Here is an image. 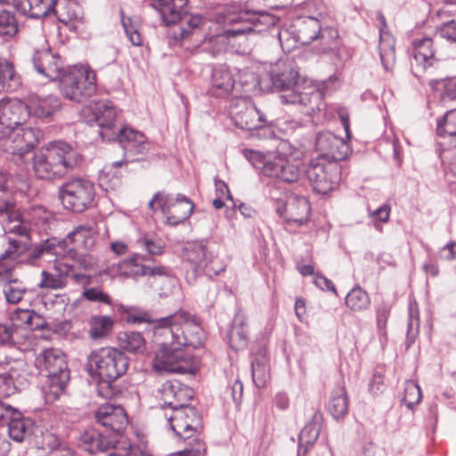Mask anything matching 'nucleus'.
Wrapping results in <instances>:
<instances>
[{"instance_id":"052dcab7","label":"nucleus","mask_w":456,"mask_h":456,"mask_svg":"<svg viewBox=\"0 0 456 456\" xmlns=\"http://www.w3.org/2000/svg\"><path fill=\"white\" fill-rule=\"evenodd\" d=\"M82 297L91 302H100L106 305H111L110 297L98 288L86 289L83 291Z\"/></svg>"},{"instance_id":"9d476101","label":"nucleus","mask_w":456,"mask_h":456,"mask_svg":"<svg viewBox=\"0 0 456 456\" xmlns=\"http://www.w3.org/2000/svg\"><path fill=\"white\" fill-rule=\"evenodd\" d=\"M153 367L159 371L175 373H192L190 358L182 351V346H175L170 338L160 342V347L153 359Z\"/></svg>"},{"instance_id":"bb28decb","label":"nucleus","mask_w":456,"mask_h":456,"mask_svg":"<svg viewBox=\"0 0 456 456\" xmlns=\"http://www.w3.org/2000/svg\"><path fill=\"white\" fill-rule=\"evenodd\" d=\"M28 117L34 116L40 119H50L57 111L61 110V103L56 95H30L25 102Z\"/></svg>"},{"instance_id":"6e6d98bb","label":"nucleus","mask_w":456,"mask_h":456,"mask_svg":"<svg viewBox=\"0 0 456 456\" xmlns=\"http://www.w3.org/2000/svg\"><path fill=\"white\" fill-rule=\"evenodd\" d=\"M408 311L410 321L409 330L407 331V340L413 341L416 334L418 333L419 324V308L415 301L410 302Z\"/></svg>"},{"instance_id":"a211bd4d","label":"nucleus","mask_w":456,"mask_h":456,"mask_svg":"<svg viewBox=\"0 0 456 456\" xmlns=\"http://www.w3.org/2000/svg\"><path fill=\"white\" fill-rule=\"evenodd\" d=\"M156 397L162 402L161 409L165 411L183 406L193 397V391L176 379L164 382L156 391Z\"/></svg>"},{"instance_id":"aec40b11","label":"nucleus","mask_w":456,"mask_h":456,"mask_svg":"<svg viewBox=\"0 0 456 456\" xmlns=\"http://www.w3.org/2000/svg\"><path fill=\"white\" fill-rule=\"evenodd\" d=\"M315 147L317 151H319L317 158H323L336 163L345 159L349 151L348 144L345 140L330 131L318 134Z\"/></svg>"},{"instance_id":"72a5a7b5","label":"nucleus","mask_w":456,"mask_h":456,"mask_svg":"<svg viewBox=\"0 0 456 456\" xmlns=\"http://www.w3.org/2000/svg\"><path fill=\"white\" fill-rule=\"evenodd\" d=\"M212 94L217 97L228 95L234 86V79L227 68L214 69L212 74Z\"/></svg>"},{"instance_id":"09e8293b","label":"nucleus","mask_w":456,"mask_h":456,"mask_svg":"<svg viewBox=\"0 0 456 456\" xmlns=\"http://www.w3.org/2000/svg\"><path fill=\"white\" fill-rule=\"evenodd\" d=\"M18 32V22L14 13L0 11V37H12Z\"/></svg>"},{"instance_id":"423d86ee","label":"nucleus","mask_w":456,"mask_h":456,"mask_svg":"<svg viewBox=\"0 0 456 456\" xmlns=\"http://www.w3.org/2000/svg\"><path fill=\"white\" fill-rule=\"evenodd\" d=\"M37 361L47 372L42 388L45 403H53L64 393L69 380L66 355L60 349L47 348L38 354Z\"/></svg>"},{"instance_id":"49530a36","label":"nucleus","mask_w":456,"mask_h":456,"mask_svg":"<svg viewBox=\"0 0 456 456\" xmlns=\"http://www.w3.org/2000/svg\"><path fill=\"white\" fill-rule=\"evenodd\" d=\"M89 335L93 339L105 337L113 327V320L107 315L94 316L89 322Z\"/></svg>"},{"instance_id":"7c9ffc66","label":"nucleus","mask_w":456,"mask_h":456,"mask_svg":"<svg viewBox=\"0 0 456 456\" xmlns=\"http://www.w3.org/2000/svg\"><path fill=\"white\" fill-rule=\"evenodd\" d=\"M3 292L6 302L12 305L20 302L30 305L36 295L34 289H28L22 281L17 279L8 280L4 285Z\"/></svg>"},{"instance_id":"8fccbe9b","label":"nucleus","mask_w":456,"mask_h":456,"mask_svg":"<svg viewBox=\"0 0 456 456\" xmlns=\"http://www.w3.org/2000/svg\"><path fill=\"white\" fill-rule=\"evenodd\" d=\"M437 134L440 136L455 138L456 143V109L449 110L437 124Z\"/></svg>"},{"instance_id":"774afa93","label":"nucleus","mask_w":456,"mask_h":456,"mask_svg":"<svg viewBox=\"0 0 456 456\" xmlns=\"http://www.w3.org/2000/svg\"><path fill=\"white\" fill-rule=\"evenodd\" d=\"M20 250L21 245L20 242L15 240H10L8 248L0 256V260L16 259Z\"/></svg>"},{"instance_id":"f704fd0d","label":"nucleus","mask_w":456,"mask_h":456,"mask_svg":"<svg viewBox=\"0 0 456 456\" xmlns=\"http://www.w3.org/2000/svg\"><path fill=\"white\" fill-rule=\"evenodd\" d=\"M246 317L241 313H237L233 319V323L229 332L228 339L231 347L238 351L243 349L248 343V329L246 325Z\"/></svg>"},{"instance_id":"de8ad7c7","label":"nucleus","mask_w":456,"mask_h":456,"mask_svg":"<svg viewBox=\"0 0 456 456\" xmlns=\"http://www.w3.org/2000/svg\"><path fill=\"white\" fill-rule=\"evenodd\" d=\"M313 418L314 421L306 424L299 434L298 441H300L301 444L313 445L319 436L320 428L317 425V421L322 419L321 412L318 411H315Z\"/></svg>"},{"instance_id":"cd10ccee","label":"nucleus","mask_w":456,"mask_h":456,"mask_svg":"<svg viewBox=\"0 0 456 456\" xmlns=\"http://www.w3.org/2000/svg\"><path fill=\"white\" fill-rule=\"evenodd\" d=\"M32 61L37 73L49 80L59 79L62 74L59 56L49 49L36 51Z\"/></svg>"},{"instance_id":"bf43d9fd","label":"nucleus","mask_w":456,"mask_h":456,"mask_svg":"<svg viewBox=\"0 0 456 456\" xmlns=\"http://www.w3.org/2000/svg\"><path fill=\"white\" fill-rule=\"evenodd\" d=\"M43 303L48 309L55 311L64 310L68 305V297L65 294H53L43 298Z\"/></svg>"},{"instance_id":"4be33fe9","label":"nucleus","mask_w":456,"mask_h":456,"mask_svg":"<svg viewBox=\"0 0 456 456\" xmlns=\"http://www.w3.org/2000/svg\"><path fill=\"white\" fill-rule=\"evenodd\" d=\"M28 118V107L22 101L16 98L0 100V125L3 130L22 126Z\"/></svg>"},{"instance_id":"7ed1b4c3","label":"nucleus","mask_w":456,"mask_h":456,"mask_svg":"<svg viewBox=\"0 0 456 456\" xmlns=\"http://www.w3.org/2000/svg\"><path fill=\"white\" fill-rule=\"evenodd\" d=\"M77 151L64 142H52L33 154L32 167L35 175L43 180L61 178L77 165Z\"/></svg>"},{"instance_id":"a19ab883","label":"nucleus","mask_w":456,"mask_h":456,"mask_svg":"<svg viewBox=\"0 0 456 456\" xmlns=\"http://www.w3.org/2000/svg\"><path fill=\"white\" fill-rule=\"evenodd\" d=\"M329 411L336 419H343L348 411V396L345 387L340 386L332 391Z\"/></svg>"},{"instance_id":"4c0bfd02","label":"nucleus","mask_w":456,"mask_h":456,"mask_svg":"<svg viewBox=\"0 0 456 456\" xmlns=\"http://www.w3.org/2000/svg\"><path fill=\"white\" fill-rule=\"evenodd\" d=\"M52 5L51 14L61 23L68 24L79 17V6L74 0H53Z\"/></svg>"},{"instance_id":"6ab92c4d","label":"nucleus","mask_w":456,"mask_h":456,"mask_svg":"<svg viewBox=\"0 0 456 456\" xmlns=\"http://www.w3.org/2000/svg\"><path fill=\"white\" fill-rule=\"evenodd\" d=\"M158 197L160 199L159 208L170 225L175 226L184 222L193 211V203L183 194H177L175 198L171 195Z\"/></svg>"},{"instance_id":"1a4fd4ad","label":"nucleus","mask_w":456,"mask_h":456,"mask_svg":"<svg viewBox=\"0 0 456 456\" xmlns=\"http://www.w3.org/2000/svg\"><path fill=\"white\" fill-rule=\"evenodd\" d=\"M94 195V184L82 178L69 180L59 188V198L63 207L77 213L88 208Z\"/></svg>"},{"instance_id":"3c124183","label":"nucleus","mask_w":456,"mask_h":456,"mask_svg":"<svg viewBox=\"0 0 456 456\" xmlns=\"http://www.w3.org/2000/svg\"><path fill=\"white\" fill-rule=\"evenodd\" d=\"M244 157L252 164V166L259 169L263 175L265 176V167L267 163L273 162V159L274 154H263L260 151H253V150H244L243 151Z\"/></svg>"},{"instance_id":"864d4df0","label":"nucleus","mask_w":456,"mask_h":456,"mask_svg":"<svg viewBox=\"0 0 456 456\" xmlns=\"http://www.w3.org/2000/svg\"><path fill=\"white\" fill-rule=\"evenodd\" d=\"M121 23L126 35L133 45L139 46L142 44V37L138 32V25L130 17H126L121 12Z\"/></svg>"},{"instance_id":"c756f323","label":"nucleus","mask_w":456,"mask_h":456,"mask_svg":"<svg viewBox=\"0 0 456 456\" xmlns=\"http://www.w3.org/2000/svg\"><path fill=\"white\" fill-rule=\"evenodd\" d=\"M321 25L320 20L312 16L297 18L292 26L296 41L302 45L311 44L318 37Z\"/></svg>"},{"instance_id":"6e6552de","label":"nucleus","mask_w":456,"mask_h":456,"mask_svg":"<svg viewBox=\"0 0 456 456\" xmlns=\"http://www.w3.org/2000/svg\"><path fill=\"white\" fill-rule=\"evenodd\" d=\"M59 80L61 94L75 102H83L96 91L95 74L84 66L74 67L63 72Z\"/></svg>"},{"instance_id":"dca6fc26","label":"nucleus","mask_w":456,"mask_h":456,"mask_svg":"<svg viewBox=\"0 0 456 456\" xmlns=\"http://www.w3.org/2000/svg\"><path fill=\"white\" fill-rule=\"evenodd\" d=\"M24 361L6 359L0 362V397L6 399L15 395L25 384Z\"/></svg>"},{"instance_id":"f3484780","label":"nucleus","mask_w":456,"mask_h":456,"mask_svg":"<svg viewBox=\"0 0 456 456\" xmlns=\"http://www.w3.org/2000/svg\"><path fill=\"white\" fill-rule=\"evenodd\" d=\"M265 176L276 178L287 183L298 181L304 169L300 159H292L285 154H274L273 162L267 163L265 167Z\"/></svg>"},{"instance_id":"2eb2a0df","label":"nucleus","mask_w":456,"mask_h":456,"mask_svg":"<svg viewBox=\"0 0 456 456\" xmlns=\"http://www.w3.org/2000/svg\"><path fill=\"white\" fill-rule=\"evenodd\" d=\"M37 142L34 131L30 127L18 126L0 132V148L21 159L31 151Z\"/></svg>"},{"instance_id":"f03ea898","label":"nucleus","mask_w":456,"mask_h":456,"mask_svg":"<svg viewBox=\"0 0 456 456\" xmlns=\"http://www.w3.org/2000/svg\"><path fill=\"white\" fill-rule=\"evenodd\" d=\"M270 77L273 86L282 91L280 97L283 103L298 104L305 108L306 113L319 109L321 93L314 86L297 83L298 73L294 69L291 62H278L271 69Z\"/></svg>"},{"instance_id":"ddd939ff","label":"nucleus","mask_w":456,"mask_h":456,"mask_svg":"<svg viewBox=\"0 0 456 456\" xmlns=\"http://www.w3.org/2000/svg\"><path fill=\"white\" fill-rule=\"evenodd\" d=\"M225 22L243 23L241 27L227 29L225 35L228 37L246 35L251 32H261L273 24V19L265 12H253L250 10H240L238 13H231L225 18Z\"/></svg>"},{"instance_id":"a18cd8bd","label":"nucleus","mask_w":456,"mask_h":456,"mask_svg":"<svg viewBox=\"0 0 456 456\" xmlns=\"http://www.w3.org/2000/svg\"><path fill=\"white\" fill-rule=\"evenodd\" d=\"M370 298L365 290L357 286L352 289L346 297V305L354 312L367 309L370 305Z\"/></svg>"},{"instance_id":"473e14b6","label":"nucleus","mask_w":456,"mask_h":456,"mask_svg":"<svg viewBox=\"0 0 456 456\" xmlns=\"http://www.w3.org/2000/svg\"><path fill=\"white\" fill-rule=\"evenodd\" d=\"M67 265L59 263L54 265V272L42 271L38 287L41 289H61L67 286Z\"/></svg>"},{"instance_id":"e2e57ef3","label":"nucleus","mask_w":456,"mask_h":456,"mask_svg":"<svg viewBox=\"0 0 456 456\" xmlns=\"http://www.w3.org/2000/svg\"><path fill=\"white\" fill-rule=\"evenodd\" d=\"M20 411L0 397V426L6 425Z\"/></svg>"},{"instance_id":"e433bc0d","label":"nucleus","mask_w":456,"mask_h":456,"mask_svg":"<svg viewBox=\"0 0 456 456\" xmlns=\"http://www.w3.org/2000/svg\"><path fill=\"white\" fill-rule=\"evenodd\" d=\"M20 84V77L15 71L12 61L0 57V91H16Z\"/></svg>"},{"instance_id":"412c9836","label":"nucleus","mask_w":456,"mask_h":456,"mask_svg":"<svg viewBox=\"0 0 456 456\" xmlns=\"http://www.w3.org/2000/svg\"><path fill=\"white\" fill-rule=\"evenodd\" d=\"M276 211L288 224L300 226L308 220L310 204L306 198L291 194L277 206Z\"/></svg>"},{"instance_id":"13d9d810","label":"nucleus","mask_w":456,"mask_h":456,"mask_svg":"<svg viewBox=\"0 0 456 456\" xmlns=\"http://www.w3.org/2000/svg\"><path fill=\"white\" fill-rule=\"evenodd\" d=\"M35 312L27 308H18L16 309L11 316L12 323L16 328L19 325H25L27 327L32 326V320L35 316Z\"/></svg>"},{"instance_id":"a878e982","label":"nucleus","mask_w":456,"mask_h":456,"mask_svg":"<svg viewBox=\"0 0 456 456\" xmlns=\"http://www.w3.org/2000/svg\"><path fill=\"white\" fill-rule=\"evenodd\" d=\"M183 258L191 265L195 273H200L209 268V272L218 274L224 270V267H221L217 270L212 266L214 263L213 256L206 246L201 243L189 244L184 248Z\"/></svg>"},{"instance_id":"c9c22d12","label":"nucleus","mask_w":456,"mask_h":456,"mask_svg":"<svg viewBox=\"0 0 456 456\" xmlns=\"http://www.w3.org/2000/svg\"><path fill=\"white\" fill-rule=\"evenodd\" d=\"M251 372L255 385L257 387H265L270 379L268 359L265 348L260 349L254 355L251 362Z\"/></svg>"},{"instance_id":"2f4dec72","label":"nucleus","mask_w":456,"mask_h":456,"mask_svg":"<svg viewBox=\"0 0 456 456\" xmlns=\"http://www.w3.org/2000/svg\"><path fill=\"white\" fill-rule=\"evenodd\" d=\"M53 0H15L14 8L25 16L41 19L51 15Z\"/></svg>"},{"instance_id":"338daca9","label":"nucleus","mask_w":456,"mask_h":456,"mask_svg":"<svg viewBox=\"0 0 456 456\" xmlns=\"http://www.w3.org/2000/svg\"><path fill=\"white\" fill-rule=\"evenodd\" d=\"M146 276L152 278H167L170 276V269L165 265H146Z\"/></svg>"},{"instance_id":"5701e85b","label":"nucleus","mask_w":456,"mask_h":456,"mask_svg":"<svg viewBox=\"0 0 456 456\" xmlns=\"http://www.w3.org/2000/svg\"><path fill=\"white\" fill-rule=\"evenodd\" d=\"M96 422L106 430H110L114 435L125 430L128 423L125 410L119 405L105 403L97 408L94 412Z\"/></svg>"},{"instance_id":"b1692460","label":"nucleus","mask_w":456,"mask_h":456,"mask_svg":"<svg viewBox=\"0 0 456 456\" xmlns=\"http://www.w3.org/2000/svg\"><path fill=\"white\" fill-rule=\"evenodd\" d=\"M411 46L412 55L416 63V76H420V73L426 72L429 68H433L439 61L431 37L414 39L411 43Z\"/></svg>"},{"instance_id":"39448f33","label":"nucleus","mask_w":456,"mask_h":456,"mask_svg":"<svg viewBox=\"0 0 456 456\" xmlns=\"http://www.w3.org/2000/svg\"><path fill=\"white\" fill-rule=\"evenodd\" d=\"M78 447L90 454L107 456H148L147 452L118 435L104 434L93 428L85 430L77 439Z\"/></svg>"},{"instance_id":"ea45409f","label":"nucleus","mask_w":456,"mask_h":456,"mask_svg":"<svg viewBox=\"0 0 456 456\" xmlns=\"http://www.w3.org/2000/svg\"><path fill=\"white\" fill-rule=\"evenodd\" d=\"M6 425L10 438L18 443L24 441L31 433L30 419H25L20 411L14 413V417Z\"/></svg>"},{"instance_id":"603ef678","label":"nucleus","mask_w":456,"mask_h":456,"mask_svg":"<svg viewBox=\"0 0 456 456\" xmlns=\"http://www.w3.org/2000/svg\"><path fill=\"white\" fill-rule=\"evenodd\" d=\"M137 243L145 249L150 255L159 256L163 253L164 243L161 239L153 235H144L138 239Z\"/></svg>"},{"instance_id":"4468645a","label":"nucleus","mask_w":456,"mask_h":456,"mask_svg":"<svg viewBox=\"0 0 456 456\" xmlns=\"http://www.w3.org/2000/svg\"><path fill=\"white\" fill-rule=\"evenodd\" d=\"M230 115L234 125L241 129L255 130L265 124L264 114L248 98L234 99L231 104Z\"/></svg>"},{"instance_id":"37998d69","label":"nucleus","mask_w":456,"mask_h":456,"mask_svg":"<svg viewBox=\"0 0 456 456\" xmlns=\"http://www.w3.org/2000/svg\"><path fill=\"white\" fill-rule=\"evenodd\" d=\"M118 341L122 350L132 354L142 353L145 349V340L140 332L126 331L119 333Z\"/></svg>"},{"instance_id":"4d7b16f0","label":"nucleus","mask_w":456,"mask_h":456,"mask_svg":"<svg viewBox=\"0 0 456 456\" xmlns=\"http://www.w3.org/2000/svg\"><path fill=\"white\" fill-rule=\"evenodd\" d=\"M206 452V445L200 438H192L188 443V447L170 456H203Z\"/></svg>"},{"instance_id":"c85d7f7f","label":"nucleus","mask_w":456,"mask_h":456,"mask_svg":"<svg viewBox=\"0 0 456 456\" xmlns=\"http://www.w3.org/2000/svg\"><path fill=\"white\" fill-rule=\"evenodd\" d=\"M117 140L126 153L141 154L147 151L148 143L143 134L132 128L123 127L115 134Z\"/></svg>"},{"instance_id":"0e129e2a","label":"nucleus","mask_w":456,"mask_h":456,"mask_svg":"<svg viewBox=\"0 0 456 456\" xmlns=\"http://www.w3.org/2000/svg\"><path fill=\"white\" fill-rule=\"evenodd\" d=\"M55 245L49 240L44 243L37 245L29 253V256L32 260L40 258L45 254H55Z\"/></svg>"},{"instance_id":"5fc2aeb1","label":"nucleus","mask_w":456,"mask_h":456,"mask_svg":"<svg viewBox=\"0 0 456 456\" xmlns=\"http://www.w3.org/2000/svg\"><path fill=\"white\" fill-rule=\"evenodd\" d=\"M422 397L419 386L413 381H406L404 384L403 401L408 408L411 409L418 404Z\"/></svg>"},{"instance_id":"79ce46f5","label":"nucleus","mask_w":456,"mask_h":456,"mask_svg":"<svg viewBox=\"0 0 456 456\" xmlns=\"http://www.w3.org/2000/svg\"><path fill=\"white\" fill-rule=\"evenodd\" d=\"M144 260V256L134 254L133 256L121 261L118 265V271L120 275L126 278H136L139 276H146V265L140 261Z\"/></svg>"},{"instance_id":"c03bdc74","label":"nucleus","mask_w":456,"mask_h":456,"mask_svg":"<svg viewBox=\"0 0 456 456\" xmlns=\"http://www.w3.org/2000/svg\"><path fill=\"white\" fill-rule=\"evenodd\" d=\"M338 32L332 27H322L321 25L320 33L314 39L317 42V48L320 53H326L335 49L338 45Z\"/></svg>"},{"instance_id":"9b49d317","label":"nucleus","mask_w":456,"mask_h":456,"mask_svg":"<svg viewBox=\"0 0 456 456\" xmlns=\"http://www.w3.org/2000/svg\"><path fill=\"white\" fill-rule=\"evenodd\" d=\"M305 172L314 189L322 194L331 191L340 179L338 163L323 158L312 159Z\"/></svg>"},{"instance_id":"680f3d73","label":"nucleus","mask_w":456,"mask_h":456,"mask_svg":"<svg viewBox=\"0 0 456 456\" xmlns=\"http://www.w3.org/2000/svg\"><path fill=\"white\" fill-rule=\"evenodd\" d=\"M16 328L13 324L0 323V346H12Z\"/></svg>"},{"instance_id":"69168bd1","label":"nucleus","mask_w":456,"mask_h":456,"mask_svg":"<svg viewBox=\"0 0 456 456\" xmlns=\"http://www.w3.org/2000/svg\"><path fill=\"white\" fill-rule=\"evenodd\" d=\"M440 35L450 42H456V20H452L444 23L440 28Z\"/></svg>"},{"instance_id":"f8f14e48","label":"nucleus","mask_w":456,"mask_h":456,"mask_svg":"<svg viewBox=\"0 0 456 456\" xmlns=\"http://www.w3.org/2000/svg\"><path fill=\"white\" fill-rule=\"evenodd\" d=\"M164 417L175 436L183 440L190 441L193 433L201 428L200 414L188 403L165 411Z\"/></svg>"},{"instance_id":"20e7f679","label":"nucleus","mask_w":456,"mask_h":456,"mask_svg":"<svg viewBox=\"0 0 456 456\" xmlns=\"http://www.w3.org/2000/svg\"><path fill=\"white\" fill-rule=\"evenodd\" d=\"M156 330L164 338H170L175 346H202L205 333L198 319L184 310L161 317L156 322Z\"/></svg>"},{"instance_id":"f257e3e1","label":"nucleus","mask_w":456,"mask_h":456,"mask_svg":"<svg viewBox=\"0 0 456 456\" xmlns=\"http://www.w3.org/2000/svg\"><path fill=\"white\" fill-rule=\"evenodd\" d=\"M129 366L128 357L119 349L102 347L90 354L86 369L88 374L98 379L97 394L106 399L117 395V390L112 383L124 375Z\"/></svg>"},{"instance_id":"58836bf2","label":"nucleus","mask_w":456,"mask_h":456,"mask_svg":"<svg viewBox=\"0 0 456 456\" xmlns=\"http://www.w3.org/2000/svg\"><path fill=\"white\" fill-rule=\"evenodd\" d=\"M67 240L74 243L75 247L90 249L95 243L96 235L92 225L81 224L68 234Z\"/></svg>"},{"instance_id":"393cba45","label":"nucleus","mask_w":456,"mask_h":456,"mask_svg":"<svg viewBox=\"0 0 456 456\" xmlns=\"http://www.w3.org/2000/svg\"><path fill=\"white\" fill-rule=\"evenodd\" d=\"M99 134L103 140L115 141V134L119 130L116 126V111L110 102L101 101L95 102L93 109Z\"/></svg>"},{"instance_id":"0eeeda50","label":"nucleus","mask_w":456,"mask_h":456,"mask_svg":"<svg viewBox=\"0 0 456 456\" xmlns=\"http://www.w3.org/2000/svg\"><path fill=\"white\" fill-rule=\"evenodd\" d=\"M187 4L188 0H152L154 8L160 13L167 25L185 21L186 24L182 25L180 28V39L199 34L203 24V18L200 15L188 13Z\"/></svg>"}]
</instances>
